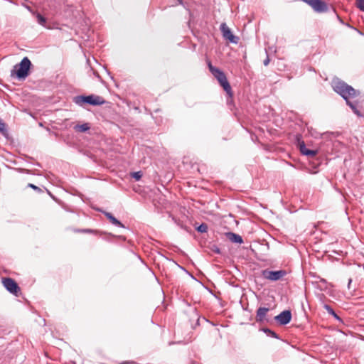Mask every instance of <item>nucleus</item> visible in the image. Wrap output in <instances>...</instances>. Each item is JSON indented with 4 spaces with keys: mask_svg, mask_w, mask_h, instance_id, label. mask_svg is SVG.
I'll list each match as a JSON object with an SVG mask.
<instances>
[{
    "mask_svg": "<svg viewBox=\"0 0 364 364\" xmlns=\"http://www.w3.org/2000/svg\"><path fill=\"white\" fill-rule=\"evenodd\" d=\"M269 311V308L260 307L257 311L256 321L262 322L265 319L267 312Z\"/></svg>",
    "mask_w": 364,
    "mask_h": 364,
    "instance_id": "ddd939ff",
    "label": "nucleus"
},
{
    "mask_svg": "<svg viewBox=\"0 0 364 364\" xmlns=\"http://www.w3.org/2000/svg\"><path fill=\"white\" fill-rule=\"evenodd\" d=\"M299 150L301 152V154H304V155L308 156L309 157H314L318 153V151L316 150L308 149L306 147V145H305L304 141H299Z\"/></svg>",
    "mask_w": 364,
    "mask_h": 364,
    "instance_id": "f8f14e48",
    "label": "nucleus"
},
{
    "mask_svg": "<svg viewBox=\"0 0 364 364\" xmlns=\"http://www.w3.org/2000/svg\"><path fill=\"white\" fill-rule=\"evenodd\" d=\"M325 307L329 314H334V311L329 306L326 305Z\"/></svg>",
    "mask_w": 364,
    "mask_h": 364,
    "instance_id": "5701e85b",
    "label": "nucleus"
},
{
    "mask_svg": "<svg viewBox=\"0 0 364 364\" xmlns=\"http://www.w3.org/2000/svg\"><path fill=\"white\" fill-rule=\"evenodd\" d=\"M105 216L109 219L110 223H112L113 225L124 228L123 224L119 221L117 218H115L110 213H105Z\"/></svg>",
    "mask_w": 364,
    "mask_h": 364,
    "instance_id": "2eb2a0df",
    "label": "nucleus"
},
{
    "mask_svg": "<svg viewBox=\"0 0 364 364\" xmlns=\"http://www.w3.org/2000/svg\"><path fill=\"white\" fill-rule=\"evenodd\" d=\"M332 87L336 92L341 95L346 100L347 104L351 107L353 112L358 116H360V112L355 108L353 104L348 100L349 98H353L358 96L360 94L359 91L340 80H333Z\"/></svg>",
    "mask_w": 364,
    "mask_h": 364,
    "instance_id": "7ed1b4c3",
    "label": "nucleus"
},
{
    "mask_svg": "<svg viewBox=\"0 0 364 364\" xmlns=\"http://www.w3.org/2000/svg\"><path fill=\"white\" fill-rule=\"evenodd\" d=\"M208 68L211 73L214 75V77L218 80L220 85L223 87L224 90L231 96L232 89L230 83L228 82L227 77L225 73L221 71L220 69L215 68L212 65L210 61L208 63Z\"/></svg>",
    "mask_w": 364,
    "mask_h": 364,
    "instance_id": "20e7f679",
    "label": "nucleus"
},
{
    "mask_svg": "<svg viewBox=\"0 0 364 364\" xmlns=\"http://www.w3.org/2000/svg\"><path fill=\"white\" fill-rule=\"evenodd\" d=\"M332 87L336 92L341 95L346 100L347 104L351 107L353 112L358 116H360V112L355 108L353 104L348 100L349 98H353L358 96L360 94L359 91L340 80H333Z\"/></svg>",
    "mask_w": 364,
    "mask_h": 364,
    "instance_id": "f03ea898",
    "label": "nucleus"
},
{
    "mask_svg": "<svg viewBox=\"0 0 364 364\" xmlns=\"http://www.w3.org/2000/svg\"><path fill=\"white\" fill-rule=\"evenodd\" d=\"M220 30L223 33V36L229 42L237 44L238 43V37L232 34L230 29L228 27L226 23H223L220 25Z\"/></svg>",
    "mask_w": 364,
    "mask_h": 364,
    "instance_id": "9d476101",
    "label": "nucleus"
},
{
    "mask_svg": "<svg viewBox=\"0 0 364 364\" xmlns=\"http://www.w3.org/2000/svg\"><path fill=\"white\" fill-rule=\"evenodd\" d=\"M263 277L270 281H278L282 279L287 274L285 270L272 271L265 269L262 273Z\"/></svg>",
    "mask_w": 364,
    "mask_h": 364,
    "instance_id": "6e6552de",
    "label": "nucleus"
},
{
    "mask_svg": "<svg viewBox=\"0 0 364 364\" xmlns=\"http://www.w3.org/2000/svg\"><path fill=\"white\" fill-rule=\"evenodd\" d=\"M351 282H352V279H349V281H348V289H350V284H351Z\"/></svg>",
    "mask_w": 364,
    "mask_h": 364,
    "instance_id": "a878e982",
    "label": "nucleus"
},
{
    "mask_svg": "<svg viewBox=\"0 0 364 364\" xmlns=\"http://www.w3.org/2000/svg\"><path fill=\"white\" fill-rule=\"evenodd\" d=\"M264 331L267 332L272 337L277 338V334L274 332H273V331H270L269 329H266Z\"/></svg>",
    "mask_w": 364,
    "mask_h": 364,
    "instance_id": "4be33fe9",
    "label": "nucleus"
},
{
    "mask_svg": "<svg viewBox=\"0 0 364 364\" xmlns=\"http://www.w3.org/2000/svg\"><path fill=\"white\" fill-rule=\"evenodd\" d=\"M332 87L336 92L341 95L346 100L347 104L351 107L353 112L358 116H360V112L355 108L353 104L348 100L349 98H353L358 96L360 94L359 91L340 80H333Z\"/></svg>",
    "mask_w": 364,
    "mask_h": 364,
    "instance_id": "f257e3e1",
    "label": "nucleus"
},
{
    "mask_svg": "<svg viewBox=\"0 0 364 364\" xmlns=\"http://www.w3.org/2000/svg\"><path fill=\"white\" fill-rule=\"evenodd\" d=\"M132 178H134L136 181H139L142 177L141 171L133 172L131 173Z\"/></svg>",
    "mask_w": 364,
    "mask_h": 364,
    "instance_id": "f3484780",
    "label": "nucleus"
},
{
    "mask_svg": "<svg viewBox=\"0 0 364 364\" xmlns=\"http://www.w3.org/2000/svg\"><path fill=\"white\" fill-rule=\"evenodd\" d=\"M197 230L200 232H206L208 230V225L205 223H203L197 228Z\"/></svg>",
    "mask_w": 364,
    "mask_h": 364,
    "instance_id": "a211bd4d",
    "label": "nucleus"
},
{
    "mask_svg": "<svg viewBox=\"0 0 364 364\" xmlns=\"http://www.w3.org/2000/svg\"><path fill=\"white\" fill-rule=\"evenodd\" d=\"M356 1V6L358 8H359L361 11H364V0H355Z\"/></svg>",
    "mask_w": 364,
    "mask_h": 364,
    "instance_id": "6ab92c4d",
    "label": "nucleus"
},
{
    "mask_svg": "<svg viewBox=\"0 0 364 364\" xmlns=\"http://www.w3.org/2000/svg\"><path fill=\"white\" fill-rule=\"evenodd\" d=\"M335 318H339V317L336 315V314L334 312V314H332Z\"/></svg>",
    "mask_w": 364,
    "mask_h": 364,
    "instance_id": "bb28decb",
    "label": "nucleus"
},
{
    "mask_svg": "<svg viewBox=\"0 0 364 364\" xmlns=\"http://www.w3.org/2000/svg\"><path fill=\"white\" fill-rule=\"evenodd\" d=\"M304 2L310 5L313 9L318 12H326L328 10V6L325 2L321 0H303Z\"/></svg>",
    "mask_w": 364,
    "mask_h": 364,
    "instance_id": "1a4fd4ad",
    "label": "nucleus"
},
{
    "mask_svg": "<svg viewBox=\"0 0 364 364\" xmlns=\"http://www.w3.org/2000/svg\"><path fill=\"white\" fill-rule=\"evenodd\" d=\"M37 18H38V22L40 24H41V25H44L45 24L46 20V18L43 16H41V14H38L37 15Z\"/></svg>",
    "mask_w": 364,
    "mask_h": 364,
    "instance_id": "aec40b11",
    "label": "nucleus"
},
{
    "mask_svg": "<svg viewBox=\"0 0 364 364\" xmlns=\"http://www.w3.org/2000/svg\"><path fill=\"white\" fill-rule=\"evenodd\" d=\"M5 124L0 119V131L5 129Z\"/></svg>",
    "mask_w": 364,
    "mask_h": 364,
    "instance_id": "b1692460",
    "label": "nucleus"
},
{
    "mask_svg": "<svg viewBox=\"0 0 364 364\" xmlns=\"http://www.w3.org/2000/svg\"><path fill=\"white\" fill-rule=\"evenodd\" d=\"M3 286L11 294L18 296L21 294V289L16 281L10 277H4L1 279Z\"/></svg>",
    "mask_w": 364,
    "mask_h": 364,
    "instance_id": "0eeeda50",
    "label": "nucleus"
},
{
    "mask_svg": "<svg viewBox=\"0 0 364 364\" xmlns=\"http://www.w3.org/2000/svg\"><path fill=\"white\" fill-rule=\"evenodd\" d=\"M77 103H87L92 105H102L105 103V100L101 96L98 95H88V96H79L76 98Z\"/></svg>",
    "mask_w": 364,
    "mask_h": 364,
    "instance_id": "423d86ee",
    "label": "nucleus"
},
{
    "mask_svg": "<svg viewBox=\"0 0 364 364\" xmlns=\"http://www.w3.org/2000/svg\"><path fill=\"white\" fill-rule=\"evenodd\" d=\"M31 63L30 60L25 57L22 59L19 64L15 65L14 69L11 71V76H16L18 78H25L28 75V71Z\"/></svg>",
    "mask_w": 364,
    "mask_h": 364,
    "instance_id": "39448f33",
    "label": "nucleus"
},
{
    "mask_svg": "<svg viewBox=\"0 0 364 364\" xmlns=\"http://www.w3.org/2000/svg\"><path fill=\"white\" fill-rule=\"evenodd\" d=\"M269 63V57L267 56V58L264 60V65L265 66H267V65H268Z\"/></svg>",
    "mask_w": 364,
    "mask_h": 364,
    "instance_id": "393cba45",
    "label": "nucleus"
},
{
    "mask_svg": "<svg viewBox=\"0 0 364 364\" xmlns=\"http://www.w3.org/2000/svg\"><path fill=\"white\" fill-rule=\"evenodd\" d=\"M90 128L88 123H85L83 124H77L74 127V129L77 132H85L89 130Z\"/></svg>",
    "mask_w": 364,
    "mask_h": 364,
    "instance_id": "dca6fc26",
    "label": "nucleus"
},
{
    "mask_svg": "<svg viewBox=\"0 0 364 364\" xmlns=\"http://www.w3.org/2000/svg\"><path fill=\"white\" fill-rule=\"evenodd\" d=\"M28 186L31 188H33V189H34V190H36V191H38L39 192L41 191L40 188H38V186H35V185H33L32 183H28Z\"/></svg>",
    "mask_w": 364,
    "mask_h": 364,
    "instance_id": "412c9836",
    "label": "nucleus"
},
{
    "mask_svg": "<svg viewBox=\"0 0 364 364\" xmlns=\"http://www.w3.org/2000/svg\"><path fill=\"white\" fill-rule=\"evenodd\" d=\"M275 320L281 325H286L290 322L291 319V314L289 310L282 311L281 314L275 316Z\"/></svg>",
    "mask_w": 364,
    "mask_h": 364,
    "instance_id": "9b49d317",
    "label": "nucleus"
},
{
    "mask_svg": "<svg viewBox=\"0 0 364 364\" xmlns=\"http://www.w3.org/2000/svg\"><path fill=\"white\" fill-rule=\"evenodd\" d=\"M227 237L232 242L239 243V244H241L243 242V240H242V237L235 233L228 232V233H227Z\"/></svg>",
    "mask_w": 364,
    "mask_h": 364,
    "instance_id": "4468645a",
    "label": "nucleus"
}]
</instances>
